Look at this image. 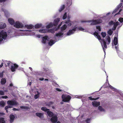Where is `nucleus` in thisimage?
<instances>
[{"mask_svg":"<svg viewBox=\"0 0 123 123\" xmlns=\"http://www.w3.org/2000/svg\"><path fill=\"white\" fill-rule=\"evenodd\" d=\"M8 21L9 23L12 25H14L15 22L14 19L11 18H8Z\"/></svg>","mask_w":123,"mask_h":123,"instance_id":"nucleus-16","label":"nucleus"},{"mask_svg":"<svg viewBox=\"0 0 123 123\" xmlns=\"http://www.w3.org/2000/svg\"><path fill=\"white\" fill-rule=\"evenodd\" d=\"M94 36L97 38L101 44L102 47L104 51L105 54L104 48H107V46L106 44H109L111 41V38L110 37L108 36H107L106 37V40H105L104 39L102 40L101 39L100 36L98 35V33L96 32H95L93 33Z\"/></svg>","mask_w":123,"mask_h":123,"instance_id":"nucleus-4","label":"nucleus"},{"mask_svg":"<svg viewBox=\"0 0 123 123\" xmlns=\"http://www.w3.org/2000/svg\"><path fill=\"white\" fill-rule=\"evenodd\" d=\"M24 29L26 28L29 30H30L32 29L31 31L30 30H19V31H24L25 33V34L21 35V36H23L24 35H26L28 36L30 35L31 36H34L36 35V33L38 31L36 29L34 28V26L31 24L30 25H25L24 27Z\"/></svg>","mask_w":123,"mask_h":123,"instance_id":"nucleus-3","label":"nucleus"},{"mask_svg":"<svg viewBox=\"0 0 123 123\" xmlns=\"http://www.w3.org/2000/svg\"><path fill=\"white\" fill-rule=\"evenodd\" d=\"M10 32H11V31H8L9 33H10Z\"/></svg>","mask_w":123,"mask_h":123,"instance_id":"nucleus-64","label":"nucleus"},{"mask_svg":"<svg viewBox=\"0 0 123 123\" xmlns=\"http://www.w3.org/2000/svg\"><path fill=\"white\" fill-rule=\"evenodd\" d=\"M67 20H66L65 21V23L68 24V26H70L72 25V28L67 33V35L68 36H70L73 34L76 31H80L84 32L86 31V30L81 27H79L77 25H73L72 22L70 19V17L69 16L67 17Z\"/></svg>","mask_w":123,"mask_h":123,"instance_id":"nucleus-2","label":"nucleus"},{"mask_svg":"<svg viewBox=\"0 0 123 123\" xmlns=\"http://www.w3.org/2000/svg\"><path fill=\"white\" fill-rule=\"evenodd\" d=\"M122 9L120 10H119V11L118 12L117 14H116L115 15H117V14H119L120 12H121V11H122Z\"/></svg>","mask_w":123,"mask_h":123,"instance_id":"nucleus-55","label":"nucleus"},{"mask_svg":"<svg viewBox=\"0 0 123 123\" xmlns=\"http://www.w3.org/2000/svg\"><path fill=\"white\" fill-rule=\"evenodd\" d=\"M42 24H38L35 25L34 26V27L35 29H38L42 27Z\"/></svg>","mask_w":123,"mask_h":123,"instance_id":"nucleus-30","label":"nucleus"},{"mask_svg":"<svg viewBox=\"0 0 123 123\" xmlns=\"http://www.w3.org/2000/svg\"><path fill=\"white\" fill-rule=\"evenodd\" d=\"M1 98H3L6 99L8 98V97L7 96H1Z\"/></svg>","mask_w":123,"mask_h":123,"instance_id":"nucleus-46","label":"nucleus"},{"mask_svg":"<svg viewBox=\"0 0 123 123\" xmlns=\"http://www.w3.org/2000/svg\"><path fill=\"white\" fill-rule=\"evenodd\" d=\"M122 3H121L119 5H118L116 9H115L113 12L112 13L113 14L116 12L117 10L121 7L122 6Z\"/></svg>","mask_w":123,"mask_h":123,"instance_id":"nucleus-23","label":"nucleus"},{"mask_svg":"<svg viewBox=\"0 0 123 123\" xmlns=\"http://www.w3.org/2000/svg\"><path fill=\"white\" fill-rule=\"evenodd\" d=\"M115 48L117 50V53H118L119 56L120 57H122V56L121 55L123 54L122 53L120 52L118 50V48L117 46H115Z\"/></svg>","mask_w":123,"mask_h":123,"instance_id":"nucleus-24","label":"nucleus"},{"mask_svg":"<svg viewBox=\"0 0 123 123\" xmlns=\"http://www.w3.org/2000/svg\"><path fill=\"white\" fill-rule=\"evenodd\" d=\"M64 8V5H62L60 9L59 10V12H61L62 10H63Z\"/></svg>","mask_w":123,"mask_h":123,"instance_id":"nucleus-35","label":"nucleus"},{"mask_svg":"<svg viewBox=\"0 0 123 123\" xmlns=\"http://www.w3.org/2000/svg\"><path fill=\"white\" fill-rule=\"evenodd\" d=\"M6 24L2 22L0 23V29H3L6 27Z\"/></svg>","mask_w":123,"mask_h":123,"instance_id":"nucleus-26","label":"nucleus"},{"mask_svg":"<svg viewBox=\"0 0 123 123\" xmlns=\"http://www.w3.org/2000/svg\"><path fill=\"white\" fill-rule=\"evenodd\" d=\"M67 13L66 12L64 14L62 17V18L63 19H66L67 17Z\"/></svg>","mask_w":123,"mask_h":123,"instance_id":"nucleus-40","label":"nucleus"},{"mask_svg":"<svg viewBox=\"0 0 123 123\" xmlns=\"http://www.w3.org/2000/svg\"><path fill=\"white\" fill-rule=\"evenodd\" d=\"M7 34L6 32L4 31L0 32V44L4 42L6 39Z\"/></svg>","mask_w":123,"mask_h":123,"instance_id":"nucleus-6","label":"nucleus"},{"mask_svg":"<svg viewBox=\"0 0 123 123\" xmlns=\"http://www.w3.org/2000/svg\"><path fill=\"white\" fill-rule=\"evenodd\" d=\"M13 26L14 27L17 28L23 29L24 27V25L21 22L18 21H16Z\"/></svg>","mask_w":123,"mask_h":123,"instance_id":"nucleus-10","label":"nucleus"},{"mask_svg":"<svg viewBox=\"0 0 123 123\" xmlns=\"http://www.w3.org/2000/svg\"><path fill=\"white\" fill-rule=\"evenodd\" d=\"M51 121L53 123H55L57 121V118L56 116H54L51 118Z\"/></svg>","mask_w":123,"mask_h":123,"instance_id":"nucleus-17","label":"nucleus"},{"mask_svg":"<svg viewBox=\"0 0 123 123\" xmlns=\"http://www.w3.org/2000/svg\"><path fill=\"white\" fill-rule=\"evenodd\" d=\"M11 69L12 72H13L15 71L16 69L18 67V65L17 64H12L11 65Z\"/></svg>","mask_w":123,"mask_h":123,"instance_id":"nucleus-15","label":"nucleus"},{"mask_svg":"<svg viewBox=\"0 0 123 123\" xmlns=\"http://www.w3.org/2000/svg\"><path fill=\"white\" fill-rule=\"evenodd\" d=\"M4 71H3L2 72L0 73V77L1 78H2L3 77V73Z\"/></svg>","mask_w":123,"mask_h":123,"instance_id":"nucleus-43","label":"nucleus"},{"mask_svg":"<svg viewBox=\"0 0 123 123\" xmlns=\"http://www.w3.org/2000/svg\"><path fill=\"white\" fill-rule=\"evenodd\" d=\"M10 123H12L13 122L14 120V119L15 118V116L14 115L11 114L10 116Z\"/></svg>","mask_w":123,"mask_h":123,"instance_id":"nucleus-18","label":"nucleus"},{"mask_svg":"<svg viewBox=\"0 0 123 123\" xmlns=\"http://www.w3.org/2000/svg\"><path fill=\"white\" fill-rule=\"evenodd\" d=\"M54 26V25L53 23L52 22H50L46 26V28L47 29H49L52 27Z\"/></svg>","mask_w":123,"mask_h":123,"instance_id":"nucleus-25","label":"nucleus"},{"mask_svg":"<svg viewBox=\"0 0 123 123\" xmlns=\"http://www.w3.org/2000/svg\"><path fill=\"white\" fill-rule=\"evenodd\" d=\"M98 109L99 110L101 111L104 112L105 111V110L101 106H99L98 107Z\"/></svg>","mask_w":123,"mask_h":123,"instance_id":"nucleus-33","label":"nucleus"},{"mask_svg":"<svg viewBox=\"0 0 123 123\" xmlns=\"http://www.w3.org/2000/svg\"><path fill=\"white\" fill-rule=\"evenodd\" d=\"M118 21L122 24L123 22V18H119L118 19Z\"/></svg>","mask_w":123,"mask_h":123,"instance_id":"nucleus-41","label":"nucleus"},{"mask_svg":"<svg viewBox=\"0 0 123 123\" xmlns=\"http://www.w3.org/2000/svg\"><path fill=\"white\" fill-rule=\"evenodd\" d=\"M3 62H2L1 63V65H0V68L2 67V66H3Z\"/></svg>","mask_w":123,"mask_h":123,"instance_id":"nucleus-54","label":"nucleus"},{"mask_svg":"<svg viewBox=\"0 0 123 123\" xmlns=\"http://www.w3.org/2000/svg\"><path fill=\"white\" fill-rule=\"evenodd\" d=\"M56 123H61L59 121H58Z\"/></svg>","mask_w":123,"mask_h":123,"instance_id":"nucleus-63","label":"nucleus"},{"mask_svg":"<svg viewBox=\"0 0 123 123\" xmlns=\"http://www.w3.org/2000/svg\"><path fill=\"white\" fill-rule=\"evenodd\" d=\"M82 96L81 95H79L77 97H76V98H82Z\"/></svg>","mask_w":123,"mask_h":123,"instance_id":"nucleus-48","label":"nucleus"},{"mask_svg":"<svg viewBox=\"0 0 123 123\" xmlns=\"http://www.w3.org/2000/svg\"><path fill=\"white\" fill-rule=\"evenodd\" d=\"M56 90L57 91L60 92L61 91H62L60 89H59L58 88H56Z\"/></svg>","mask_w":123,"mask_h":123,"instance_id":"nucleus-49","label":"nucleus"},{"mask_svg":"<svg viewBox=\"0 0 123 123\" xmlns=\"http://www.w3.org/2000/svg\"><path fill=\"white\" fill-rule=\"evenodd\" d=\"M3 11L4 12L5 16H6V17H7V16L6 15V13L7 12L6 11L4 10H3Z\"/></svg>","mask_w":123,"mask_h":123,"instance_id":"nucleus-47","label":"nucleus"},{"mask_svg":"<svg viewBox=\"0 0 123 123\" xmlns=\"http://www.w3.org/2000/svg\"><path fill=\"white\" fill-rule=\"evenodd\" d=\"M48 30L46 29H41L38 30L39 32L41 33H45L48 32Z\"/></svg>","mask_w":123,"mask_h":123,"instance_id":"nucleus-19","label":"nucleus"},{"mask_svg":"<svg viewBox=\"0 0 123 123\" xmlns=\"http://www.w3.org/2000/svg\"><path fill=\"white\" fill-rule=\"evenodd\" d=\"M28 84H29L30 85H31V82H29H29H28Z\"/></svg>","mask_w":123,"mask_h":123,"instance_id":"nucleus-57","label":"nucleus"},{"mask_svg":"<svg viewBox=\"0 0 123 123\" xmlns=\"http://www.w3.org/2000/svg\"><path fill=\"white\" fill-rule=\"evenodd\" d=\"M110 14V12H109L108 13H106V16L107 15H108Z\"/></svg>","mask_w":123,"mask_h":123,"instance_id":"nucleus-59","label":"nucleus"},{"mask_svg":"<svg viewBox=\"0 0 123 123\" xmlns=\"http://www.w3.org/2000/svg\"><path fill=\"white\" fill-rule=\"evenodd\" d=\"M25 106H21L20 108H25Z\"/></svg>","mask_w":123,"mask_h":123,"instance_id":"nucleus-60","label":"nucleus"},{"mask_svg":"<svg viewBox=\"0 0 123 123\" xmlns=\"http://www.w3.org/2000/svg\"><path fill=\"white\" fill-rule=\"evenodd\" d=\"M13 110L14 111H18V109H16L15 108H13Z\"/></svg>","mask_w":123,"mask_h":123,"instance_id":"nucleus-52","label":"nucleus"},{"mask_svg":"<svg viewBox=\"0 0 123 123\" xmlns=\"http://www.w3.org/2000/svg\"><path fill=\"white\" fill-rule=\"evenodd\" d=\"M89 98L90 100H96V99H92V97H89Z\"/></svg>","mask_w":123,"mask_h":123,"instance_id":"nucleus-50","label":"nucleus"},{"mask_svg":"<svg viewBox=\"0 0 123 123\" xmlns=\"http://www.w3.org/2000/svg\"><path fill=\"white\" fill-rule=\"evenodd\" d=\"M67 27V25L66 24H64L61 27V31L55 34L54 36V38L56 41L52 39H50L49 40V39L48 36H46L42 38V43L45 44L48 43L49 45H52L56 41H58L60 38L63 37L64 34L63 31L66 29Z\"/></svg>","mask_w":123,"mask_h":123,"instance_id":"nucleus-1","label":"nucleus"},{"mask_svg":"<svg viewBox=\"0 0 123 123\" xmlns=\"http://www.w3.org/2000/svg\"><path fill=\"white\" fill-rule=\"evenodd\" d=\"M91 120V118H87L85 121L86 123H90Z\"/></svg>","mask_w":123,"mask_h":123,"instance_id":"nucleus-38","label":"nucleus"},{"mask_svg":"<svg viewBox=\"0 0 123 123\" xmlns=\"http://www.w3.org/2000/svg\"><path fill=\"white\" fill-rule=\"evenodd\" d=\"M6 82V80L5 78H2L1 79L0 82L1 84L3 85L5 84Z\"/></svg>","mask_w":123,"mask_h":123,"instance_id":"nucleus-29","label":"nucleus"},{"mask_svg":"<svg viewBox=\"0 0 123 123\" xmlns=\"http://www.w3.org/2000/svg\"><path fill=\"white\" fill-rule=\"evenodd\" d=\"M100 104L99 102H97L96 101H94L92 102V104L94 106L97 107Z\"/></svg>","mask_w":123,"mask_h":123,"instance_id":"nucleus-20","label":"nucleus"},{"mask_svg":"<svg viewBox=\"0 0 123 123\" xmlns=\"http://www.w3.org/2000/svg\"><path fill=\"white\" fill-rule=\"evenodd\" d=\"M29 69L31 70V71H32V68L31 67H29Z\"/></svg>","mask_w":123,"mask_h":123,"instance_id":"nucleus-61","label":"nucleus"},{"mask_svg":"<svg viewBox=\"0 0 123 123\" xmlns=\"http://www.w3.org/2000/svg\"><path fill=\"white\" fill-rule=\"evenodd\" d=\"M13 84L12 83H11L10 84V86H13Z\"/></svg>","mask_w":123,"mask_h":123,"instance_id":"nucleus-58","label":"nucleus"},{"mask_svg":"<svg viewBox=\"0 0 123 123\" xmlns=\"http://www.w3.org/2000/svg\"><path fill=\"white\" fill-rule=\"evenodd\" d=\"M101 35L103 37H105L106 35V33L105 32H102L101 33Z\"/></svg>","mask_w":123,"mask_h":123,"instance_id":"nucleus-37","label":"nucleus"},{"mask_svg":"<svg viewBox=\"0 0 123 123\" xmlns=\"http://www.w3.org/2000/svg\"><path fill=\"white\" fill-rule=\"evenodd\" d=\"M4 115V113H0V116L3 115Z\"/></svg>","mask_w":123,"mask_h":123,"instance_id":"nucleus-53","label":"nucleus"},{"mask_svg":"<svg viewBox=\"0 0 123 123\" xmlns=\"http://www.w3.org/2000/svg\"><path fill=\"white\" fill-rule=\"evenodd\" d=\"M39 80H40L43 81L44 80V79L43 78H39Z\"/></svg>","mask_w":123,"mask_h":123,"instance_id":"nucleus-51","label":"nucleus"},{"mask_svg":"<svg viewBox=\"0 0 123 123\" xmlns=\"http://www.w3.org/2000/svg\"><path fill=\"white\" fill-rule=\"evenodd\" d=\"M96 29H97L99 31H101V29L100 28V27L99 26H96Z\"/></svg>","mask_w":123,"mask_h":123,"instance_id":"nucleus-44","label":"nucleus"},{"mask_svg":"<svg viewBox=\"0 0 123 123\" xmlns=\"http://www.w3.org/2000/svg\"><path fill=\"white\" fill-rule=\"evenodd\" d=\"M5 122L3 118H0V123H5Z\"/></svg>","mask_w":123,"mask_h":123,"instance_id":"nucleus-36","label":"nucleus"},{"mask_svg":"<svg viewBox=\"0 0 123 123\" xmlns=\"http://www.w3.org/2000/svg\"><path fill=\"white\" fill-rule=\"evenodd\" d=\"M0 95H4V92L3 91H0Z\"/></svg>","mask_w":123,"mask_h":123,"instance_id":"nucleus-45","label":"nucleus"},{"mask_svg":"<svg viewBox=\"0 0 123 123\" xmlns=\"http://www.w3.org/2000/svg\"><path fill=\"white\" fill-rule=\"evenodd\" d=\"M114 45L115 46L117 45V44H118L117 39V37H116L114 38ZM118 46V45L117 46Z\"/></svg>","mask_w":123,"mask_h":123,"instance_id":"nucleus-31","label":"nucleus"},{"mask_svg":"<svg viewBox=\"0 0 123 123\" xmlns=\"http://www.w3.org/2000/svg\"><path fill=\"white\" fill-rule=\"evenodd\" d=\"M36 90L35 88L33 89H31V90L30 91V92H31V91H32L33 92H35V93H37V94H36L34 96L35 98L36 99L39 98V96L40 93L38 91H37L36 92H35V90Z\"/></svg>","mask_w":123,"mask_h":123,"instance_id":"nucleus-14","label":"nucleus"},{"mask_svg":"<svg viewBox=\"0 0 123 123\" xmlns=\"http://www.w3.org/2000/svg\"><path fill=\"white\" fill-rule=\"evenodd\" d=\"M109 87L110 88L112 91H117V90L115 88L110 85L109 86Z\"/></svg>","mask_w":123,"mask_h":123,"instance_id":"nucleus-32","label":"nucleus"},{"mask_svg":"<svg viewBox=\"0 0 123 123\" xmlns=\"http://www.w3.org/2000/svg\"><path fill=\"white\" fill-rule=\"evenodd\" d=\"M43 72H45V73L42 71L39 72L38 73V74L40 76L44 77L49 76V74L52 73V70L49 69L46 67H44L43 68Z\"/></svg>","mask_w":123,"mask_h":123,"instance_id":"nucleus-5","label":"nucleus"},{"mask_svg":"<svg viewBox=\"0 0 123 123\" xmlns=\"http://www.w3.org/2000/svg\"><path fill=\"white\" fill-rule=\"evenodd\" d=\"M36 115L41 118H42L43 117V114L42 113H36Z\"/></svg>","mask_w":123,"mask_h":123,"instance_id":"nucleus-28","label":"nucleus"},{"mask_svg":"<svg viewBox=\"0 0 123 123\" xmlns=\"http://www.w3.org/2000/svg\"><path fill=\"white\" fill-rule=\"evenodd\" d=\"M81 22L82 23L88 22L91 23V25H93L101 23L102 22V20L101 19L92 20L86 21L84 20H82Z\"/></svg>","mask_w":123,"mask_h":123,"instance_id":"nucleus-7","label":"nucleus"},{"mask_svg":"<svg viewBox=\"0 0 123 123\" xmlns=\"http://www.w3.org/2000/svg\"><path fill=\"white\" fill-rule=\"evenodd\" d=\"M52 104V103L51 102H50L49 103V105H48V106H50V105H51Z\"/></svg>","mask_w":123,"mask_h":123,"instance_id":"nucleus-56","label":"nucleus"},{"mask_svg":"<svg viewBox=\"0 0 123 123\" xmlns=\"http://www.w3.org/2000/svg\"><path fill=\"white\" fill-rule=\"evenodd\" d=\"M62 23H63V24L65 23V22L62 21L61 22V23L58 26L57 28H56V29L55 30V29H48V32H49V33L50 32L52 33H54L55 32V31H57L58 29L60 27V26L61 25H62L61 24Z\"/></svg>","mask_w":123,"mask_h":123,"instance_id":"nucleus-13","label":"nucleus"},{"mask_svg":"<svg viewBox=\"0 0 123 123\" xmlns=\"http://www.w3.org/2000/svg\"><path fill=\"white\" fill-rule=\"evenodd\" d=\"M7 103L9 105L6 106L5 107V109L6 110V111L7 112H8L7 110L8 109L12 107L11 106L15 105H17V103L16 102L11 100L7 101Z\"/></svg>","mask_w":123,"mask_h":123,"instance_id":"nucleus-8","label":"nucleus"},{"mask_svg":"<svg viewBox=\"0 0 123 123\" xmlns=\"http://www.w3.org/2000/svg\"><path fill=\"white\" fill-rule=\"evenodd\" d=\"M41 109L44 111H47L48 115L49 117H52L53 115V112L50 111L49 109H47L45 107L41 108Z\"/></svg>","mask_w":123,"mask_h":123,"instance_id":"nucleus-12","label":"nucleus"},{"mask_svg":"<svg viewBox=\"0 0 123 123\" xmlns=\"http://www.w3.org/2000/svg\"><path fill=\"white\" fill-rule=\"evenodd\" d=\"M122 3H121L119 5H118L116 9H115L113 12L112 13L113 14L116 12L117 10L121 7L122 6Z\"/></svg>","mask_w":123,"mask_h":123,"instance_id":"nucleus-22","label":"nucleus"},{"mask_svg":"<svg viewBox=\"0 0 123 123\" xmlns=\"http://www.w3.org/2000/svg\"><path fill=\"white\" fill-rule=\"evenodd\" d=\"M5 105V102L3 101H0V106L3 107Z\"/></svg>","mask_w":123,"mask_h":123,"instance_id":"nucleus-34","label":"nucleus"},{"mask_svg":"<svg viewBox=\"0 0 123 123\" xmlns=\"http://www.w3.org/2000/svg\"><path fill=\"white\" fill-rule=\"evenodd\" d=\"M62 101L65 102L69 101L71 99V97L69 95L62 94Z\"/></svg>","mask_w":123,"mask_h":123,"instance_id":"nucleus-11","label":"nucleus"},{"mask_svg":"<svg viewBox=\"0 0 123 123\" xmlns=\"http://www.w3.org/2000/svg\"><path fill=\"white\" fill-rule=\"evenodd\" d=\"M45 80L46 81H48V79H45Z\"/></svg>","mask_w":123,"mask_h":123,"instance_id":"nucleus-62","label":"nucleus"},{"mask_svg":"<svg viewBox=\"0 0 123 123\" xmlns=\"http://www.w3.org/2000/svg\"><path fill=\"white\" fill-rule=\"evenodd\" d=\"M113 33V31L111 30L110 29L109 30L108 32V34L110 35H111Z\"/></svg>","mask_w":123,"mask_h":123,"instance_id":"nucleus-42","label":"nucleus"},{"mask_svg":"<svg viewBox=\"0 0 123 123\" xmlns=\"http://www.w3.org/2000/svg\"><path fill=\"white\" fill-rule=\"evenodd\" d=\"M60 20V18H57L54 20L53 24L54 26H56L57 25L58 22Z\"/></svg>","mask_w":123,"mask_h":123,"instance_id":"nucleus-27","label":"nucleus"},{"mask_svg":"<svg viewBox=\"0 0 123 123\" xmlns=\"http://www.w3.org/2000/svg\"><path fill=\"white\" fill-rule=\"evenodd\" d=\"M123 24V23L121 24V25H120V24L119 22H114L112 21H111L109 23V24L110 25H113V28L112 29L113 30H115L117 26L119 25V26L118 27V28H119Z\"/></svg>","mask_w":123,"mask_h":123,"instance_id":"nucleus-9","label":"nucleus"},{"mask_svg":"<svg viewBox=\"0 0 123 123\" xmlns=\"http://www.w3.org/2000/svg\"><path fill=\"white\" fill-rule=\"evenodd\" d=\"M71 2L70 1H68L67 3V6L69 7L71 4Z\"/></svg>","mask_w":123,"mask_h":123,"instance_id":"nucleus-39","label":"nucleus"},{"mask_svg":"<svg viewBox=\"0 0 123 123\" xmlns=\"http://www.w3.org/2000/svg\"><path fill=\"white\" fill-rule=\"evenodd\" d=\"M4 63L5 64V66L6 67L11 66V65L12 64V63L9 61H4Z\"/></svg>","mask_w":123,"mask_h":123,"instance_id":"nucleus-21","label":"nucleus"}]
</instances>
